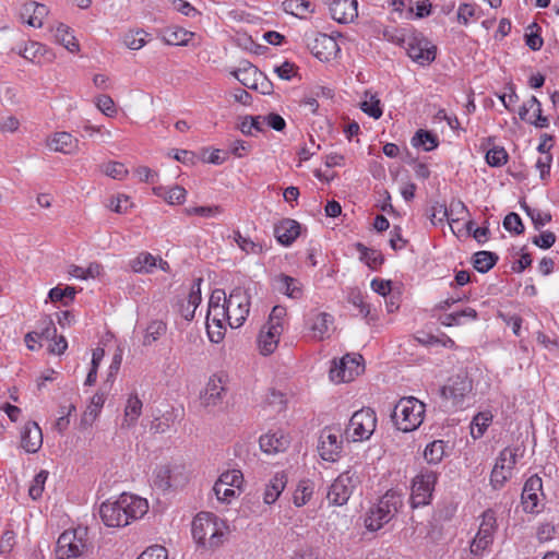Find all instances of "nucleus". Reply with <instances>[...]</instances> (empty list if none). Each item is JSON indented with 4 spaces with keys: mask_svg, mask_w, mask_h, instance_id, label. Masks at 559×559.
<instances>
[{
    "mask_svg": "<svg viewBox=\"0 0 559 559\" xmlns=\"http://www.w3.org/2000/svg\"><path fill=\"white\" fill-rule=\"evenodd\" d=\"M499 257L491 251H478L473 255V266L479 273H487L498 262Z\"/></svg>",
    "mask_w": 559,
    "mask_h": 559,
    "instance_id": "2f4dec72",
    "label": "nucleus"
},
{
    "mask_svg": "<svg viewBox=\"0 0 559 559\" xmlns=\"http://www.w3.org/2000/svg\"><path fill=\"white\" fill-rule=\"evenodd\" d=\"M187 191L180 186L170 188L165 194V201L169 204H181L185 202Z\"/></svg>",
    "mask_w": 559,
    "mask_h": 559,
    "instance_id": "e2e57ef3",
    "label": "nucleus"
},
{
    "mask_svg": "<svg viewBox=\"0 0 559 559\" xmlns=\"http://www.w3.org/2000/svg\"><path fill=\"white\" fill-rule=\"evenodd\" d=\"M377 427V416L369 407L361 408L353 414L345 430L347 440L353 442L368 440Z\"/></svg>",
    "mask_w": 559,
    "mask_h": 559,
    "instance_id": "423d86ee",
    "label": "nucleus"
},
{
    "mask_svg": "<svg viewBox=\"0 0 559 559\" xmlns=\"http://www.w3.org/2000/svg\"><path fill=\"white\" fill-rule=\"evenodd\" d=\"M240 131L245 135H252L253 130L257 132L264 131L263 116H246L239 126Z\"/></svg>",
    "mask_w": 559,
    "mask_h": 559,
    "instance_id": "79ce46f5",
    "label": "nucleus"
},
{
    "mask_svg": "<svg viewBox=\"0 0 559 559\" xmlns=\"http://www.w3.org/2000/svg\"><path fill=\"white\" fill-rule=\"evenodd\" d=\"M250 299L251 287L242 288L238 286L230 292L226 304L230 328L237 329L245 323L250 311Z\"/></svg>",
    "mask_w": 559,
    "mask_h": 559,
    "instance_id": "6e6552de",
    "label": "nucleus"
},
{
    "mask_svg": "<svg viewBox=\"0 0 559 559\" xmlns=\"http://www.w3.org/2000/svg\"><path fill=\"white\" fill-rule=\"evenodd\" d=\"M342 436L338 431L324 428L319 438L318 450L324 461L335 462L342 452Z\"/></svg>",
    "mask_w": 559,
    "mask_h": 559,
    "instance_id": "4468645a",
    "label": "nucleus"
},
{
    "mask_svg": "<svg viewBox=\"0 0 559 559\" xmlns=\"http://www.w3.org/2000/svg\"><path fill=\"white\" fill-rule=\"evenodd\" d=\"M412 145L414 147H423L424 151L430 152L438 147L439 139L432 132L420 129L412 138Z\"/></svg>",
    "mask_w": 559,
    "mask_h": 559,
    "instance_id": "473e14b6",
    "label": "nucleus"
},
{
    "mask_svg": "<svg viewBox=\"0 0 559 559\" xmlns=\"http://www.w3.org/2000/svg\"><path fill=\"white\" fill-rule=\"evenodd\" d=\"M76 292L74 287L67 286L64 288H61L59 286L53 287L49 290V298L51 301H63L64 298H68L69 300H73Z\"/></svg>",
    "mask_w": 559,
    "mask_h": 559,
    "instance_id": "13d9d810",
    "label": "nucleus"
},
{
    "mask_svg": "<svg viewBox=\"0 0 559 559\" xmlns=\"http://www.w3.org/2000/svg\"><path fill=\"white\" fill-rule=\"evenodd\" d=\"M48 478L47 471H40L33 479L32 485L28 489L29 497L34 500H37L41 497L44 491L45 483Z\"/></svg>",
    "mask_w": 559,
    "mask_h": 559,
    "instance_id": "3c124183",
    "label": "nucleus"
},
{
    "mask_svg": "<svg viewBox=\"0 0 559 559\" xmlns=\"http://www.w3.org/2000/svg\"><path fill=\"white\" fill-rule=\"evenodd\" d=\"M191 531L199 547L205 550H215L223 545L227 526L216 515L202 512L193 519Z\"/></svg>",
    "mask_w": 559,
    "mask_h": 559,
    "instance_id": "f03ea898",
    "label": "nucleus"
},
{
    "mask_svg": "<svg viewBox=\"0 0 559 559\" xmlns=\"http://www.w3.org/2000/svg\"><path fill=\"white\" fill-rule=\"evenodd\" d=\"M266 403L275 406L277 412H282L286 407V400L284 393L272 389L266 396Z\"/></svg>",
    "mask_w": 559,
    "mask_h": 559,
    "instance_id": "774afa93",
    "label": "nucleus"
},
{
    "mask_svg": "<svg viewBox=\"0 0 559 559\" xmlns=\"http://www.w3.org/2000/svg\"><path fill=\"white\" fill-rule=\"evenodd\" d=\"M407 56L421 67L432 63L437 56V47L424 35L416 34L404 40Z\"/></svg>",
    "mask_w": 559,
    "mask_h": 559,
    "instance_id": "9d476101",
    "label": "nucleus"
},
{
    "mask_svg": "<svg viewBox=\"0 0 559 559\" xmlns=\"http://www.w3.org/2000/svg\"><path fill=\"white\" fill-rule=\"evenodd\" d=\"M359 484L360 479L356 471L347 469L340 474L328 491L326 498L330 504L337 507L346 504Z\"/></svg>",
    "mask_w": 559,
    "mask_h": 559,
    "instance_id": "1a4fd4ad",
    "label": "nucleus"
},
{
    "mask_svg": "<svg viewBox=\"0 0 559 559\" xmlns=\"http://www.w3.org/2000/svg\"><path fill=\"white\" fill-rule=\"evenodd\" d=\"M55 39L70 52H75L80 48L75 37L70 33V28L62 23H60L55 29Z\"/></svg>",
    "mask_w": 559,
    "mask_h": 559,
    "instance_id": "f704fd0d",
    "label": "nucleus"
},
{
    "mask_svg": "<svg viewBox=\"0 0 559 559\" xmlns=\"http://www.w3.org/2000/svg\"><path fill=\"white\" fill-rule=\"evenodd\" d=\"M532 242L540 249H549L556 242V235L550 230L543 231L538 236L532 238Z\"/></svg>",
    "mask_w": 559,
    "mask_h": 559,
    "instance_id": "680f3d73",
    "label": "nucleus"
},
{
    "mask_svg": "<svg viewBox=\"0 0 559 559\" xmlns=\"http://www.w3.org/2000/svg\"><path fill=\"white\" fill-rule=\"evenodd\" d=\"M148 34L143 29L129 31L123 35V44L132 50H139L146 44Z\"/></svg>",
    "mask_w": 559,
    "mask_h": 559,
    "instance_id": "a19ab883",
    "label": "nucleus"
},
{
    "mask_svg": "<svg viewBox=\"0 0 559 559\" xmlns=\"http://www.w3.org/2000/svg\"><path fill=\"white\" fill-rule=\"evenodd\" d=\"M103 171L108 177L117 180L123 179L128 174V169L124 167V165L118 162H110L104 165Z\"/></svg>",
    "mask_w": 559,
    "mask_h": 559,
    "instance_id": "6e6d98bb",
    "label": "nucleus"
},
{
    "mask_svg": "<svg viewBox=\"0 0 559 559\" xmlns=\"http://www.w3.org/2000/svg\"><path fill=\"white\" fill-rule=\"evenodd\" d=\"M525 213L531 217L535 229L539 230L542 227H544L546 224L551 222V215L550 213H543L536 209H532L526 204L522 205Z\"/></svg>",
    "mask_w": 559,
    "mask_h": 559,
    "instance_id": "09e8293b",
    "label": "nucleus"
},
{
    "mask_svg": "<svg viewBox=\"0 0 559 559\" xmlns=\"http://www.w3.org/2000/svg\"><path fill=\"white\" fill-rule=\"evenodd\" d=\"M438 480V473L423 468L412 481L411 507L413 509L428 506Z\"/></svg>",
    "mask_w": 559,
    "mask_h": 559,
    "instance_id": "0eeeda50",
    "label": "nucleus"
},
{
    "mask_svg": "<svg viewBox=\"0 0 559 559\" xmlns=\"http://www.w3.org/2000/svg\"><path fill=\"white\" fill-rule=\"evenodd\" d=\"M300 234V224L290 218L282 219L274 227V236L284 246L292 245Z\"/></svg>",
    "mask_w": 559,
    "mask_h": 559,
    "instance_id": "5701e85b",
    "label": "nucleus"
},
{
    "mask_svg": "<svg viewBox=\"0 0 559 559\" xmlns=\"http://www.w3.org/2000/svg\"><path fill=\"white\" fill-rule=\"evenodd\" d=\"M334 322L333 316L328 312H314L309 318V329L313 338L322 341L329 337L330 325Z\"/></svg>",
    "mask_w": 559,
    "mask_h": 559,
    "instance_id": "b1692460",
    "label": "nucleus"
},
{
    "mask_svg": "<svg viewBox=\"0 0 559 559\" xmlns=\"http://www.w3.org/2000/svg\"><path fill=\"white\" fill-rule=\"evenodd\" d=\"M13 51H15V49H13ZM16 52L24 59L38 64L41 61V57L47 52V49L40 43L29 41L24 46V48H19Z\"/></svg>",
    "mask_w": 559,
    "mask_h": 559,
    "instance_id": "72a5a7b5",
    "label": "nucleus"
},
{
    "mask_svg": "<svg viewBox=\"0 0 559 559\" xmlns=\"http://www.w3.org/2000/svg\"><path fill=\"white\" fill-rule=\"evenodd\" d=\"M492 416L489 413H478L472 420L471 435L474 439L483 437L490 425Z\"/></svg>",
    "mask_w": 559,
    "mask_h": 559,
    "instance_id": "58836bf2",
    "label": "nucleus"
},
{
    "mask_svg": "<svg viewBox=\"0 0 559 559\" xmlns=\"http://www.w3.org/2000/svg\"><path fill=\"white\" fill-rule=\"evenodd\" d=\"M287 475L285 472H277L265 485L263 501L265 504H273L286 487Z\"/></svg>",
    "mask_w": 559,
    "mask_h": 559,
    "instance_id": "bb28decb",
    "label": "nucleus"
},
{
    "mask_svg": "<svg viewBox=\"0 0 559 559\" xmlns=\"http://www.w3.org/2000/svg\"><path fill=\"white\" fill-rule=\"evenodd\" d=\"M361 355H344L338 364L330 369V378L334 382H349L364 371Z\"/></svg>",
    "mask_w": 559,
    "mask_h": 559,
    "instance_id": "ddd939ff",
    "label": "nucleus"
},
{
    "mask_svg": "<svg viewBox=\"0 0 559 559\" xmlns=\"http://www.w3.org/2000/svg\"><path fill=\"white\" fill-rule=\"evenodd\" d=\"M225 386L223 384L222 377H218L216 374L212 376L204 389V391L201 393V402L204 406H216L219 403H222L224 394H225Z\"/></svg>",
    "mask_w": 559,
    "mask_h": 559,
    "instance_id": "6ab92c4d",
    "label": "nucleus"
},
{
    "mask_svg": "<svg viewBox=\"0 0 559 559\" xmlns=\"http://www.w3.org/2000/svg\"><path fill=\"white\" fill-rule=\"evenodd\" d=\"M79 141L68 132H57L48 141L50 150L64 154H73L78 151Z\"/></svg>",
    "mask_w": 559,
    "mask_h": 559,
    "instance_id": "cd10ccee",
    "label": "nucleus"
},
{
    "mask_svg": "<svg viewBox=\"0 0 559 559\" xmlns=\"http://www.w3.org/2000/svg\"><path fill=\"white\" fill-rule=\"evenodd\" d=\"M528 103H530L531 107H536V108H535V114H534L535 118L534 119L528 118L527 122L535 126L536 128H540V129L548 128L549 120L547 117L542 115V104L537 99V97L531 96V98L528 99Z\"/></svg>",
    "mask_w": 559,
    "mask_h": 559,
    "instance_id": "49530a36",
    "label": "nucleus"
},
{
    "mask_svg": "<svg viewBox=\"0 0 559 559\" xmlns=\"http://www.w3.org/2000/svg\"><path fill=\"white\" fill-rule=\"evenodd\" d=\"M516 464V450L506 448L496 460L490 474V484L493 489H501L508 479L512 476V471Z\"/></svg>",
    "mask_w": 559,
    "mask_h": 559,
    "instance_id": "f8f14e48",
    "label": "nucleus"
},
{
    "mask_svg": "<svg viewBox=\"0 0 559 559\" xmlns=\"http://www.w3.org/2000/svg\"><path fill=\"white\" fill-rule=\"evenodd\" d=\"M429 217L433 225L442 223L444 219H449L447 205L440 202H435L430 207Z\"/></svg>",
    "mask_w": 559,
    "mask_h": 559,
    "instance_id": "4d7b16f0",
    "label": "nucleus"
},
{
    "mask_svg": "<svg viewBox=\"0 0 559 559\" xmlns=\"http://www.w3.org/2000/svg\"><path fill=\"white\" fill-rule=\"evenodd\" d=\"M297 69L294 63L285 61L281 66L275 67L274 71L280 79L289 81L297 74Z\"/></svg>",
    "mask_w": 559,
    "mask_h": 559,
    "instance_id": "69168bd1",
    "label": "nucleus"
},
{
    "mask_svg": "<svg viewBox=\"0 0 559 559\" xmlns=\"http://www.w3.org/2000/svg\"><path fill=\"white\" fill-rule=\"evenodd\" d=\"M43 444L41 429L35 421L25 424L21 435V447L27 453H36Z\"/></svg>",
    "mask_w": 559,
    "mask_h": 559,
    "instance_id": "aec40b11",
    "label": "nucleus"
},
{
    "mask_svg": "<svg viewBox=\"0 0 559 559\" xmlns=\"http://www.w3.org/2000/svg\"><path fill=\"white\" fill-rule=\"evenodd\" d=\"M402 506L403 499L399 492L386 491L378 503L367 512L365 518L366 528L372 532L380 530L395 516Z\"/></svg>",
    "mask_w": 559,
    "mask_h": 559,
    "instance_id": "7ed1b4c3",
    "label": "nucleus"
},
{
    "mask_svg": "<svg viewBox=\"0 0 559 559\" xmlns=\"http://www.w3.org/2000/svg\"><path fill=\"white\" fill-rule=\"evenodd\" d=\"M282 332L283 329H277L274 325L264 324L262 326L258 337V346L262 355H270L277 348Z\"/></svg>",
    "mask_w": 559,
    "mask_h": 559,
    "instance_id": "4be33fe9",
    "label": "nucleus"
},
{
    "mask_svg": "<svg viewBox=\"0 0 559 559\" xmlns=\"http://www.w3.org/2000/svg\"><path fill=\"white\" fill-rule=\"evenodd\" d=\"M311 53L321 61H330L336 57L340 51L337 41L330 35L318 33L314 38L308 43Z\"/></svg>",
    "mask_w": 559,
    "mask_h": 559,
    "instance_id": "dca6fc26",
    "label": "nucleus"
},
{
    "mask_svg": "<svg viewBox=\"0 0 559 559\" xmlns=\"http://www.w3.org/2000/svg\"><path fill=\"white\" fill-rule=\"evenodd\" d=\"M134 273L150 274L157 266V258L150 252H141L129 263Z\"/></svg>",
    "mask_w": 559,
    "mask_h": 559,
    "instance_id": "7c9ffc66",
    "label": "nucleus"
},
{
    "mask_svg": "<svg viewBox=\"0 0 559 559\" xmlns=\"http://www.w3.org/2000/svg\"><path fill=\"white\" fill-rule=\"evenodd\" d=\"M313 489L309 480H300L293 496V501L296 507L305 506L311 498Z\"/></svg>",
    "mask_w": 559,
    "mask_h": 559,
    "instance_id": "c03bdc74",
    "label": "nucleus"
},
{
    "mask_svg": "<svg viewBox=\"0 0 559 559\" xmlns=\"http://www.w3.org/2000/svg\"><path fill=\"white\" fill-rule=\"evenodd\" d=\"M330 13L338 23H350L358 16V2L357 0H333L330 4Z\"/></svg>",
    "mask_w": 559,
    "mask_h": 559,
    "instance_id": "a211bd4d",
    "label": "nucleus"
},
{
    "mask_svg": "<svg viewBox=\"0 0 559 559\" xmlns=\"http://www.w3.org/2000/svg\"><path fill=\"white\" fill-rule=\"evenodd\" d=\"M283 10L296 17H302L305 12H313V8L308 0H285L283 2Z\"/></svg>",
    "mask_w": 559,
    "mask_h": 559,
    "instance_id": "4c0bfd02",
    "label": "nucleus"
},
{
    "mask_svg": "<svg viewBox=\"0 0 559 559\" xmlns=\"http://www.w3.org/2000/svg\"><path fill=\"white\" fill-rule=\"evenodd\" d=\"M201 282L202 278H198L188 295L187 299H182L178 301L179 312L182 318L187 321H191L194 318V312L197 307L200 305L201 298Z\"/></svg>",
    "mask_w": 559,
    "mask_h": 559,
    "instance_id": "412c9836",
    "label": "nucleus"
},
{
    "mask_svg": "<svg viewBox=\"0 0 559 559\" xmlns=\"http://www.w3.org/2000/svg\"><path fill=\"white\" fill-rule=\"evenodd\" d=\"M154 484L159 489H168L171 486L170 483V469L167 466H162L155 472Z\"/></svg>",
    "mask_w": 559,
    "mask_h": 559,
    "instance_id": "052dcab7",
    "label": "nucleus"
},
{
    "mask_svg": "<svg viewBox=\"0 0 559 559\" xmlns=\"http://www.w3.org/2000/svg\"><path fill=\"white\" fill-rule=\"evenodd\" d=\"M142 413V402L138 395H131L124 408V421L128 426H132L136 423L138 418Z\"/></svg>",
    "mask_w": 559,
    "mask_h": 559,
    "instance_id": "e433bc0d",
    "label": "nucleus"
},
{
    "mask_svg": "<svg viewBox=\"0 0 559 559\" xmlns=\"http://www.w3.org/2000/svg\"><path fill=\"white\" fill-rule=\"evenodd\" d=\"M286 317V308L283 306H275L273 307L269 320L265 323L266 325H274L277 329H283V321Z\"/></svg>",
    "mask_w": 559,
    "mask_h": 559,
    "instance_id": "0e129e2a",
    "label": "nucleus"
},
{
    "mask_svg": "<svg viewBox=\"0 0 559 559\" xmlns=\"http://www.w3.org/2000/svg\"><path fill=\"white\" fill-rule=\"evenodd\" d=\"M97 108L107 117H114L117 109L112 98L108 95H100L96 98Z\"/></svg>",
    "mask_w": 559,
    "mask_h": 559,
    "instance_id": "bf43d9fd",
    "label": "nucleus"
},
{
    "mask_svg": "<svg viewBox=\"0 0 559 559\" xmlns=\"http://www.w3.org/2000/svg\"><path fill=\"white\" fill-rule=\"evenodd\" d=\"M543 480L538 475L531 476L524 484L521 500L526 513L539 512L538 506L543 497Z\"/></svg>",
    "mask_w": 559,
    "mask_h": 559,
    "instance_id": "2eb2a0df",
    "label": "nucleus"
},
{
    "mask_svg": "<svg viewBox=\"0 0 559 559\" xmlns=\"http://www.w3.org/2000/svg\"><path fill=\"white\" fill-rule=\"evenodd\" d=\"M509 155L504 147L495 146L486 153V162L491 167H501L508 162Z\"/></svg>",
    "mask_w": 559,
    "mask_h": 559,
    "instance_id": "a18cd8bd",
    "label": "nucleus"
},
{
    "mask_svg": "<svg viewBox=\"0 0 559 559\" xmlns=\"http://www.w3.org/2000/svg\"><path fill=\"white\" fill-rule=\"evenodd\" d=\"M47 14V7L37 2L25 3L21 9V19L33 27H41Z\"/></svg>",
    "mask_w": 559,
    "mask_h": 559,
    "instance_id": "393cba45",
    "label": "nucleus"
},
{
    "mask_svg": "<svg viewBox=\"0 0 559 559\" xmlns=\"http://www.w3.org/2000/svg\"><path fill=\"white\" fill-rule=\"evenodd\" d=\"M444 449L443 440H435L425 448L424 457L429 464H438L444 455Z\"/></svg>",
    "mask_w": 559,
    "mask_h": 559,
    "instance_id": "c9c22d12",
    "label": "nucleus"
},
{
    "mask_svg": "<svg viewBox=\"0 0 559 559\" xmlns=\"http://www.w3.org/2000/svg\"><path fill=\"white\" fill-rule=\"evenodd\" d=\"M497 528L496 512L492 509H487L481 514L478 532L471 543V552L477 556L487 549L493 542Z\"/></svg>",
    "mask_w": 559,
    "mask_h": 559,
    "instance_id": "9b49d317",
    "label": "nucleus"
},
{
    "mask_svg": "<svg viewBox=\"0 0 559 559\" xmlns=\"http://www.w3.org/2000/svg\"><path fill=\"white\" fill-rule=\"evenodd\" d=\"M86 535L87 528L82 526L64 531L57 540V558L72 559L83 556L87 550Z\"/></svg>",
    "mask_w": 559,
    "mask_h": 559,
    "instance_id": "39448f33",
    "label": "nucleus"
},
{
    "mask_svg": "<svg viewBox=\"0 0 559 559\" xmlns=\"http://www.w3.org/2000/svg\"><path fill=\"white\" fill-rule=\"evenodd\" d=\"M355 248L357 252H359L360 261H362L369 269L378 270L383 264L384 257L380 251L368 248L361 242H356Z\"/></svg>",
    "mask_w": 559,
    "mask_h": 559,
    "instance_id": "c756f323",
    "label": "nucleus"
},
{
    "mask_svg": "<svg viewBox=\"0 0 559 559\" xmlns=\"http://www.w3.org/2000/svg\"><path fill=\"white\" fill-rule=\"evenodd\" d=\"M39 324H40V331H38V332H39L40 338L41 337L47 338V340L56 338L57 329H56L55 323L51 318H49V317L43 318L40 320Z\"/></svg>",
    "mask_w": 559,
    "mask_h": 559,
    "instance_id": "338daca9",
    "label": "nucleus"
},
{
    "mask_svg": "<svg viewBox=\"0 0 559 559\" xmlns=\"http://www.w3.org/2000/svg\"><path fill=\"white\" fill-rule=\"evenodd\" d=\"M260 448L267 454L284 451L288 444V438L282 431L269 432L260 437Z\"/></svg>",
    "mask_w": 559,
    "mask_h": 559,
    "instance_id": "a878e982",
    "label": "nucleus"
},
{
    "mask_svg": "<svg viewBox=\"0 0 559 559\" xmlns=\"http://www.w3.org/2000/svg\"><path fill=\"white\" fill-rule=\"evenodd\" d=\"M166 330L167 325L165 322L160 320L152 321L146 328L143 344L145 346H148L152 343L156 342L162 335L166 333Z\"/></svg>",
    "mask_w": 559,
    "mask_h": 559,
    "instance_id": "ea45409f",
    "label": "nucleus"
},
{
    "mask_svg": "<svg viewBox=\"0 0 559 559\" xmlns=\"http://www.w3.org/2000/svg\"><path fill=\"white\" fill-rule=\"evenodd\" d=\"M472 390V381L466 376H456L450 379L449 384L442 386L441 395L460 405L465 395Z\"/></svg>",
    "mask_w": 559,
    "mask_h": 559,
    "instance_id": "f3484780",
    "label": "nucleus"
},
{
    "mask_svg": "<svg viewBox=\"0 0 559 559\" xmlns=\"http://www.w3.org/2000/svg\"><path fill=\"white\" fill-rule=\"evenodd\" d=\"M206 323H213L215 328L225 326V323L229 324V316L226 306L213 307L207 310Z\"/></svg>",
    "mask_w": 559,
    "mask_h": 559,
    "instance_id": "37998d69",
    "label": "nucleus"
},
{
    "mask_svg": "<svg viewBox=\"0 0 559 559\" xmlns=\"http://www.w3.org/2000/svg\"><path fill=\"white\" fill-rule=\"evenodd\" d=\"M503 227L515 235H521L524 233V225L522 223L519 214L511 212L503 219Z\"/></svg>",
    "mask_w": 559,
    "mask_h": 559,
    "instance_id": "864d4df0",
    "label": "nucleus"
},
{
    "mask_svg": "<svg viewBox=\"0 0 559 559\" xmlns=\"http://www.w3.org/2000/svg\"><path fill=\"white\" fill-rule=\"evenodd\" d=\"M187 215H198L202 217H212L223 212L219 205L213 206H192L185 209Z\"/></svg>",
    "mask_w": 559,
    "mask_h": 559,
    "instance_id": "5fc2aeb1",
    "label": "nucleus"
},
{
    "mask_svg": "<svg viewBox=\"0 0 559 559\" xmlns=\"http://www.w3.org/2000/svg\"><path fill=\"white\" fill-rule=\"evenodd\" d=\"M147 510L146 499L123 492L114 501L103 502L99 507V515L106 526L123 527L131 521L141 519Z\"/></svg>",
    "mask_w": 559,
    "mask_h": 559,
    "instance_id": "f257e3e1",
    "label": "nucleus"
},
{
    "mask_svg": "<svg viewBox=\"0 0 559 559\" xmlns=\"http://www.w3.org/2000/svg\"><path fill=\"white\" fill-rule=\"evenodd\" d=\"M242 480H243V476H242L241 471H239V469L227 471V472L223 473L219 476V478L217 479L218 488L224 487V486L239 488L240 485L242 484Z\"/></svg>",
    "mask_w": 559,
    "mask_h": 559,
    "instance_id": "de8ad7c7",
    "label": "nucleus"
},
{
    "mask_svg": "<svg viewBox=\"0 0 559 559\" xmlns=\"http://www.w3.org/2000/svg\"><path fill=\"white\" fill-rule=\"evenodd\" d=\"M369 93H366V99L361 102L360 108L365 114L373 119H379L382 116L380 100L374 95H370L369 99H367Z\"/></svg>",
    "mask_w": 559,
    "mask_h": 559,
    "instance_id": "8fccbe9b",
    "label": "nucleus"
},
{
    "mask_svg": "<svg viewBox=\"0 0 559 559\" xmlns=\"http://www.w3.org/2000/svg\"><path fill=\"white\" fill-rule=\"evenodd\" d=\"M258 69L251 64L250 62H246V66L241 69L235 70L233 72V75L246 87L249 88H257V85L254 83H250L248 80V76L251 74H257Z\"/></svg>",
    "mask_w": 559,
    "mask_h": 559,
    "instance_id": "603ef678",
    "label": "nucleus"
},
{
    "mask_svg": "<svg viewBox=\"0 0 559 559\" xmlns=\"http://www.w3.org/2000/svg\"><path fill=\"white\" fill-rule=\"evenodd\" d=\"M425 404L414 396L401 399L394 407L392 420L403 432L417 429L424 420Z\"/></svg>",
    "mask_w": 559,
    "mask_h": 559,
    "instance_id": "20e7f679",
    "label": "nucleus"
},
{
    "mask_svg": "<svg viewBox=\"0 0 559 559\" xmlns=\"http://www.w3.org/2000/svg\"><path fill=\"white\" fill-rule=\"evenodd\" d=\"M277 289L292 299H300L304 295L301 283L289 275L281 274L276 277Z\"/></svg>",
    "mask_w": 559,
    "mask_h": 559,
    "instance_id": "c85d7f7f",
    "label": "nucleus"
}]
</instances>
